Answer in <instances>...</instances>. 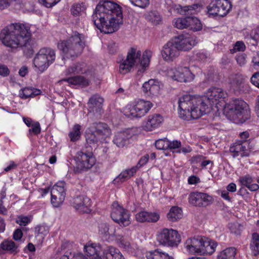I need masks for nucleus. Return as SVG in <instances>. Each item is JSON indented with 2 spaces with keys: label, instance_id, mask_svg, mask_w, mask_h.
I'll return each instance as SVG.
<instances>
[{
  "label": "nucleus",
  "instance_id": "35",
  "mask_svg": "<svg viewBox=\"0 0 259 259\" xmlns=\"http://www.w3.org/2000/svg\"><path fill=\"white\" fill-rule=\"evenodd\" d=\"M187 28L193 31H199L202 28V25L197 18L195 17H187Z\"/></svg>",
  "mask_w": 259,
  "mask_h": 259
},
{
  "label": "nucleus",
  "instance_id": "34",
  "mask_svg": "<svg viewBox=\"0 0 259 259\" xmlns=\"http://www.w3.org/2000/svg\"><path fill=\"white\" fill-rule=\"evenodd\" d=\"M146 257L147 259H174L168 253L158 249L147 252L146 253Z\"/></svg>",
  "mask_w": 259,
  "mask_h": 259
},
{
  "label": "nucleus",
  "instance_id": "14",
  "mask_svg": "<svg viewBox=\"0 0 259 259\" xmlns=\"http://www.w3.org/2000/svg\"><path fill=\"white\" fill-rule=\"evenodd\" d=\"M65 183L59 181L55 184L51 190V202L54 207L60 206L63 203L65 196Z\"/></svg>",
  "mask_w": 259,
  "mask_h": 259
},
{
  "label": "nucleus",
  "instance_id": "21",
  "mask_svg": "<svg viewBox=\"0 0 259 259\" xmlns=\"http://www.w3.org/2000/svg\"><path fill=\"white\" fill-rule=\"evenodd\" d=\"M83 250L91 259H103L102 248L98 243L89 242L84 246Z\"/></svg>",
  "mask_w": 259,
  "mask_h": 259
},
{
  "label": "nucleus",
  "instance_id": "44",
  "mask_svg": "<svg viewBox=\"0 0 259 259\" xmlns=\"http://www.w3.org/2000/svg\"><path fill=\"white\" fill-rule=\"evenodd\" d=\"M85 138L87 142L89 144H96L98 142H102L104 140L96 134L94 131H91L86 133Z\"/></svg>",
  "mask_w": 259,
  "mask_h": 259
},
{
  "label": "nucleus",
  "instance_id": "43",
  "mask_svg": "<svg viewBox=\"0 0 259 259\" xmlns=\"http://www.w3.org/2000/svg\"><path fill=\"white\" fill-rule=\"evenodd\" d=\"M98 232L100 235L103 236L108 235H115V229L114 228L113 230H109V225L105 222H102L98 225Z\"/></svg>",
  "mask_w": 259,
  "mask_h": 259
},
{
  "label": "nucleus",
  "instance_id": "5",
  "mask_svg": "<svg viewBox=\"0 0 259 259\" xmlns=\"http://www.w3.org/2000/svg\"><path fill=\"white\" fill-rule=\"evenodd\" d=\"M85 45L84 35L75 32L66 40L59 42L58 48L61 52L63 59L73 58L82 53Z\"/></svg>",
  "mask_w": 259,
  "mask_h": 259
},
{
  "label": "nucleus",
  "instance_id": "1",
  "mask_svg": "<svg viewBox=\"0 0 259 259\" xmlns=\"http://www.w3.org/2000/svg\"><path fill=\"white\" fill-rule=\"evenodd\" d=\"M227 97L226 92L215 87L209 88L205 97L185 95L178 100L179 116L186 120L197 119L208 112L209 107Z\"/></svg>",
  "mask_w": 259,
  "mask_h": 259
},
{
  "label": "nucleus",
  "instance_id": "57",
  "mask_svg": "<svg viewBox=\"0 0 259 259\" xmlns=\"http://www.w3.org/2000/svg\"><path fill=\"white\" fill-rule=\"evenodd\" d=\"M243 49V42L237 41L234 45L233 48L230 50L231 54H234L237 52L241 51Z\"/></svg>",
  "mask_w": 259,
  "mask_h": 259
},
{
  "label": "nucleus",
  "instance_id": "13",
  "mask_svg": "<svg viewBox=\"0 0 259 259\" xmlns=\"http://www.w3.org/2000/svg\"><path fill=\"white\" fill-rule=\"evenodd\" d=\"M225 112L236 123L242 122L243 101L235 99L226 105Z\"/></svg>",
  "mask_w": 259,
  "mask_h": 259
},
{
  "label": "nucleus",
  "instance_id": "31",
  "mask_svg": "<svg viewBox=\"0 0 259 259\" xmlns=\"http://www.w3.org/2000/svg\"><path fill=\"white\" fill-rule=\"evenodd\" d=\"M61 81H65L70 86L79 85L85 87L89 84V81L84 77L80 76H76L62 79Z\"/></svg>",
  "mask_w": 259,
  "mask_h": 259
},
{
  "label": "nucleus",
  "instance_id": "64",
  "mask_svg": "<svg viewBox=\"0 0 259 259\" xmlns=\"http://www.w3.org/2000/svg\"><path fill=\"white\" fill-rule=\"evenodd\" d=\"M149 158V156L148 154H145V155L142 156L139 160L137 166L136 167H137V166H138L139 167H141L142 166L145 165L148 162Z\"/></svg>",
  "mask_w": 259,
  "mask_h": 259
},
{
  "label": "nucleus",
  "instance_id": "16",
  "mask_svg": "<svg viewBox=\"0 0 259 259\" xmlns=\"http://www.w3.org/2000/svg\"><path fill=\"white\" fill-rule=\"evenodd\" d=\"M190 204L196 206H206L213 201L212 197L206 193L201 192L191 193L188 197Z\"/></svg>",
  "mask_w": 259,
  "mask_h": 259
},
{
  "label": "nucleus",
  "instance_id": "25",
  "mask_svg": "<svg viewBox=\"0 0 259 259\" xmlns=\"http://www.w3.org/2000/svg\"><path fill=\"white\" fill-rule=\"evenodd\" d=\"M136 219L139 222L156 223L159 220L160 216L158 213L142 211L136 214Z\"/></svg>",
  "mask_w": 259,
  "mask_h": 259
},
{
  "label": "nucleus",
  "instance_id": "51",
  "mask_svg": "<svg viewBox=\"0 0 259 259\" xmlns=\"http://www.w3.org/2000/svg\"><path fill=\"white\" fill-rule=\"evenodd\" d=\"M81 71V64L78 63L68 68L64 73L66 75H70L72 74L78 73Z\"/></svg>",
  "mask_w": 259,
  "mask_h": 259
},
{
  "label": "nucleus",
  "instance_id": "47",
  "mask_svg": "<svg viewBox=\"0 0 259 259\" xmlns=\"http://www.w3.org/2000/svg\"><path fill=\"white\" fill-rule=\"evenodd\" d=\"M243 80V77L241 74H235L231 77V83L233 87L236 89L240 88Z\"/></svg>",
  "mask_w": 259,
  "mask_h": 259
},
{
  "label": "nucleus",
  "instance_id": "15",
  "mask_svg": "<svg viewBox=\"0 0 259 259\" xmlns=\"http://www.w3.org/2000/svg\"><path fill=\"white\" fill-rule=\"evenodd\" d=\"M162 59L167 62H172L180 55V51L177 45L171 40L165 44L161 50Z\"/></svg>",
  "mask_w": 259,
  "mask_h": 259
},
{
  "label": "nucleus",
  "instance_id": "23",
  "mask_svg": "<svg viewBox=\"0 0 259 259\" xmlns=\"http://www.w3.org/2000/svg\"><path fill=\"white\" fill-rule=\"evenodd\" d=\"M142 88L145 94L148 96H157L160 91L159 82L154 79H150L144 82Z\"/></svg>",
  "mask_w": 259,
  "mask_h": 259
},
{
  "label": "nucleus",
  "instance_id": "9",
  "mask_svg": "<svg viewBox=\"0 0 259 259\" xmlns=\"http://www.w3.org/2000/svg\"><path fill=\"white\" fill-rule=\"evenodd\" d=\"M166 74L172 79L181 82H191L195 77L189 67L181 65L176 68H168Z\"/></svg>",
  "mask_w": 259,
  "mask_h": 259
},
{
  "label": "nucleus",
  "instance_id": "59",
  "mask_svg": "<svg viewBox=\"0 0 259 259\" xmlns=\"http://www.w3.org/2000/svg\"><path fill=\"white\" fill-rule=\"evenodd\" d=\"M244 122L250 118V110L249 105L244 102Z\"/></svg>",
  "mask_w": 259,
  "mask_h": 259
},
{
  "label": "nucleus",
  "instance_id": "62",
  "mask_svg": "<svg viewBox=\"0 0 259 259\" xmlns=\"http://www.w3.org/2000/svg\"><path fill=\"white\" fill-rule=\"evenodd\" d=\"M250 81L253 85L259 88V71L253 74Z\"/></svg>",
  "mask_w": 259,
  "mask_h": 259
},
{
  "label": "nucleus",
  "instance_id": "61",
  "mask_svg": "<svg viewBox=\"0 0 259 259\" xmlns=\"http://www.w3.org/2000/svg\"><path fill=\"white\" fill-rule=\"evenodd\" d=\"M31 128L29 129V132H32L35 135H37L40 132V126L38 122H35L31 125Z\"/></svg>",
  "mask_w": 259,
  "mask_h": 259
},
{
  "label": "nucleus",
  "instance_id": "48",
  "mask_svg": "<svg viewBox=\"0 0 259 259\" xmlns=\"http://www.w3.org/2000/svg\"><path fill=\"white\" fill-rule=\"evenodd\" d=\"M252 182V178L249 176H246L244 177V186H245L251 191L257 190L259 189L258 185L257 184H251Z\"/></svg>",
  "mask_w": 259,
  "mask_h": 259
},
{
  "label": "nucleus",
  "instance_id": "3",
  "mask_svg": "<svg viewBox=\"0 0 259 259\" xmlns=\"http://www.w3.org/2000/svg\"><path fill=\"white\" fill-rule=\"evenodd\" d=\"M31 32L29 27L24 24L15 23L3 28L0 34L3 44L13 49L28 47L30 45Z\"/></svg>",
  "mask_w": 259,
  "mask_h": 259
},
{
  "label": "nucleus",
  "instance_id": "19",
  "mask_svg": "<svg viewBox=\"0 0 259 259\" xmlns=\"http://www.w3.org/2000/svg\"><path fill=\"white\" fill-rule=\"evenodd\" d=\"M134 135L135 131L133 129H127L115 134L113 142L118 148H123L130 144Z\"/></svg>",
  "mask_w": 259,
  "mask_h": 259
},
{
  "label": "nucleus",
  "instance_id": "27",
  "mask_svg": "<svg viewBox=\"0 0 259 259\" xmlns=\"http://www.w3.org/2000/svg\"><path fill=\"white\" fill-rule=\"evenodd\" d=\"M137 167L123 170L113 181L115 185H119L131 178L137 171Z\"/></svg>",
  "mask_w": 259,
  "mask_h": 259
},
{
  "label": "nucleus",
  "instance_id": "40",
  "mask_svg": "<svg viewBox=\"0 0 259 259\" xmlns=\"http://www.w3.org/2000/svg\"><path fill=\"white\" fill-rule=\"evenodd\" d=\"M38 53L50 62H54L55 60V51L50 48H42L39 50Z\"/></svg>",
  "mask_w": 259,
  "mask_h": 259
},
{
  "label": "nucleus",
  "instance_id": "56",
  "mask_svg": "<svg viewBox=\"0 0 259 259\" xmlns=\"http://www.w3.org/2000/svg\"><path fill=\"white\" fill-rule=\"evenodd\" d=\"M38 2L42 5L47 8H51L56 4L59 3L61 0H38Z\"/></svg>",
  "mask_w": 259,
  "mask_h": 259
},
{
  "label": "nucleus",
  "instance_id": "4",
  "mask_svg": "<svg viewBox=\"0 0 259 259\" xmlns=\"http://www.w3.org/2000/svg\"><path fill=\"white\" fill-rule=\"evenodd\" d=\"M152 55V52L146 50L143 54L142 59L141 52L137 48H131L127 54L126 58L123 60L119 65V71L121 74H126L130 72L135 66L140 65L141 69L139 71L143 72L149 66L150 59Z\"/></svg>",
  "mask_w": 259,
  "mask_h": 259
},
{
  "label": "nucleus",
  "instance_id": "28",
  "mask_svg": "<svg viewBox=\"0 0 259 259\" xmlns=\"http://www.w3.org/2000/svg\"><path fill=\"white\" fill-rule=\"evenodd\" d=\"M5 251L14 254H16L19 251L18 245L12 240H5L0 244V254Z\"/></svg>",
  "mask_w": 259,
  "mask_h": 259
},
{
  "label": "nucleus",
  "instance_id": "32",
  "mask_svg": "<svg viewBox=\"0 0 259 259\" xmlns=\"http://www.w3.org/2000/svg\"><path fill=\"white\" fill-rule=\"evenodd\" d=\"M103 254L106 259H124L119 249L111 246L105 249Z\"/></svg>",
  "mask_w": 259,
  "mask_h": 259
},
{
  "label": "nucleus",
  "instance_id": "18",
  "mask_svg": "<svg viewBox=\"0 0 259 259\" xmlns=\"http://www.w3.org/2000/svg\"><path fill=\"white\" fill-rule=\"evenodd\" d=\"M72 206L81 213H89L91 211V199L85 195H78L72 198L71 201Z\"/></svg>",
  "mask_w": 259,
  "mask_h": 259
},
{
  "label": "nucleus",
  "instance_id": "37",
  "mask_svg": "<svg viewBox=\"0 0 259 259\" xmlns=\"http://www.w3.org/2000/svg\"><path fill=\"white\" fill-rule=\"evenodd\" d=\"M236 249L234 247H228L220 252L217 259H236Z\"/></svg>",
  "mask_w": 259,
  "mask_h": 259
},
{
  "label": "nucleus",
  "instance_id": "38",
  "mask_svg": "<svg viewBox=\"0 0 259 259\" xmlns=\"http://www.w3.org/2000/svg\"><path fill=\"white\" fill-rule=\"evenodd\" d=\"M145 19L153 25H158L162 21V18L159 12L151 11L145 15Z\"/></svg>",
  "mask_w": 259,
  "mask_h": 259
},
{
  "label": "nucleus",
  "instance_id": "46",
  "mask_svg": "<svg viewBox=\"0 0 259 259\" xmlns=\"http://www.w3.org/2000/svg\"><path fill=\"white\" fill-rule=\"evenodd\" d=\"M174 26L178 29L187 28V17L175 18L172 21Z\"/></svg>",
  "mask_w": 259,
  "mask_h": 259
},
{
  "label": "nucleus",
  "instance_id": "2",
  "mask_svg": "<svg viewBox=\"0 0 259 259\" xmlns=\"http://www.w3.org/2000/svg\"><path fill=\"white\" fill-rule=\"evenodd\" d=\"M92 21L101 32L113 33L122 23L121 8L113 2L101 1L92 15Z\"/></svg>",
  "mask_w": 259,
  "mask_h": 259
},
{
  "label": "nucleus",
  "instance_id": "60",
  "mask_svg": "<svg viewBox=\"0 0 259 259\" xmlns=\"http://www.w3.org/2000/svg\"><path fill=\"white\" fill-rule=\"evenodd\" d=\"M168 149H177L181 147V143L180 141L174 140L170 141L168 140Z\"/></svg>",
  "mask_w": 259,
  "mask_h": 259
},
{
  "label": "nucleus",
  "instance_id": "7",
  "mask_svg": "<svg viewBox=\"0 0 259 259\" xmlns=\"http://www.w3.org/2000/svg\"><path fill=\"white\" fill-rule=\"evenodd\" d=\"M74 160L76 161L75 171L78 173L90 169L96 162L93 153L84 150L77 152Z\"/></svg>",
  "mask_w": 259,
  "mask_h": 259
},
{
  "label": "nucleus",
  "instance_id": "22",
  "mask_svg": "<svg viewBox=\"0 0 259 259\" xmlns=\"http://www.w3.org/2000/svg\"><path fill=\"white\" fill-rule=\"evenodd\" d=\"M91 128L94 130L104 141L111 135V131L108 125L103 122H95L91 126Z\"/></svg>",
  "mask_w": 259,
  "mask_h": 259
},
{
  "label": "nucleus",
  "instance_id": "53",
  "mask_svg": "<svg viewBox=\"0 0 259 259\" xmlns=\"http://www.w3.org/2000/svg\"><path fill=\"white\" fill-rule=\"evenodd\" d=\"M30 219L28 217L20 215L17 217L16 222L20 226H25L30 223Z\"/></svg>",
  "mask_w": 259,
  "mask_h": 259
},
{
  "label": "nucleus",
  "instance_id": "12",
  "mask_svg": "<svg viewBox=\"0 0 259 259\" xmlns=\"http://www.w3.org/2000/svg\"><path fill=\"white\" fill-rule=\"evenodd\" d=\"M110 215L112 220L120 226L126 227L131 224L128 211L116 202H114L112 205Z\"/></svg>",
  "mask_w": 259,
  "mask_h": 259
},
{
  "label": "nucleus",
  "instance_id": "6",
  "mask_svg": "<svg viewBox=\"0 0 259 259\" xmlns=\"http://www.w3.org/2000/svg\"><path fill=\"white\" fill-rule=\"evenodd\" d=\"M217 245L216 242L201 236L189 238L185 243V247L188 252L200 255L212 254Z\"/></svg>",
  "mask_w": 259,
  "mask_h": 259
},
{
  "label": "nucleus",
  "instance_id": "17",
  "mask_svg": "<svg viewBox=\"0 0 259 259\" xmlns=\"http://www.w3.org/2000/svg\"><path fill=\"white\" fill-rule=\"evenodd\" d=\"M104 99L98 95L91 97L88 103L89 114L94 115L97 118H100L103 112L102 104Z\"/></svg>",
  "mask_w": 259,
  "mask_h": 259
},
{
  "label": "nucleus",
  "instance_id": "50",
  "mask_svg": "<svg viewBox=\"0 0 259 259\" xmlns=\"http://www.w3.org/2000/svg\"><path fill=\"white\" fill-rule=\"evenodd\" d=\"M254 142L250 139L244 140V156H248L251 152V149L254 146Z\"/></svg>",
  "mask_w": 259,
  "mask_h": 259
},
{
  "label": "nucleus",
  "instance_id": "10",
  "mask_svg": "<svg viewBox=\"0 0 259 259\" xmlns=\"http://www.w3.org/2000/svg\"><path fill=\"white\" fill-rule=\"evenodd\" d=\"M153 106L150 101L140 100L135 105L127 106L125 114L128 117L140 118L145 116Z\"/></svg>",
  "mask_w": 259,
  "mask_h": 259
},
{
  "label": "nucleus",
  "instance_id": "45",
  "mask_svg": "<svg viewBox=\"0 0 259 259\" xmlns=\"http://www.w3.org/2000/svg\"><path fill=\"white\" fill-rule=\"evenodd\" d=\"M80 125L78 124H76L74 125L72 131L69 134V136L71 141H76L80 138Z\"/></svg>",
  "mask_w": 259,
  "mask_h": 259
},
{
  "label": "nucleus",
  "instance_id": "20",
  "mask_svg": "<svg viewBox=\"0 0 259 259\" xmlns=\"http://www.w3.org/2000/svg\"><path fill=\"white\" fill-rule=\"evenodd\" d=\"M172 40L179 51L189 50L196 44L195 38L188 34H183Z\"/></svg>",
  "mask_w": 259,
  "mask_h": 259
},
{
  "label": "nucleus",
  "instance_id": "63",
  "mask_svg": "<svg viewBox=\"0 0 259 259\" xmlns=\"http://www.w3.org/2000/svg\"><path fill=\"white\" fill-rule=\"evenodd\" d=\"M23 233L21 229H17L13 233V239L16 241L21 240Z\"/></svg>",
  "mask_w": 259,
  "mask_h": 259
},
{
  "label": "nucleus",
  "instance_id": "41",
  "mask_svg": "<svg viewBox=\"0 0 259 259\" xmlns=\"http://www.w3.org/2000/svg\"><path fill=\"white\" fill-rule=\"evenodd\" d=\"M75 247V244L72 242L67 240H64L60 247L58 249V252H68V254L70 256L75 255V254L72 252V250Z\"/></svg>",
  "mask_w": 259,
  "mask_h": 259
},
{
  "label": "nucleus",
  "instance_id": "49",
  "mask_svg": "<svg viewBox=\"0 0 259 259\" xmlns=\"http://www.w3.org/2000/svg\"><path fill=\"white\" fill-rule=\"evenodd\" d=\"M85 5L83 4H75L72 6L71 11L74 16H78L83 13L85 10Z\"/></svg>",
  "mask_w": 259,
  "mask_h": 259
},
{
  "label": "nucleus",
  "instance_id": "29",
  "mask_svg": "<svg viewBox=\"0 0 259 259\" xmlns=\"http://www.w3.org/2000/svg\"><path fill=\"white\" fill-rule=\"evenodd\" d=\"M114 236L115 237V241L119 247L127 251L132 250L133 247L131 242V239L128 236L115 234Z\"/></svg>",
  "mask_w": 259,
  "mask_h": 259
},
{
  "label": "nucleus",
  "instance_id": "8",
  "mask_svg": "<svg viewBox=\"0 0 259 259\" xmlns=\"http://www.w3.org/2000/svg\"><path fill=\"white\" fill-rule=\"evenodd\" d=\"M156 240L160 244L166 246H177L181 242V237L177 231L164 228L157 233Z\"/></svg>",
  "mask_w": 259,
  "mask_h": 259
},
{
  "label": "nucleus",
  "instance_id": "33",
  "mask_svg": "<svg viewBox=\"0 0 259 259\" xmlns=\"http://www.w3.org/2000/svg\"><path fill=\"white\" fill-rule=\"evenodd\" d=\"M39 90L33 88H24L20 90L19 97L23 99H26L28 98H33L40 94Z\"/></svg>",
  "mask_w": 259,
  "mask_h": 259
},
{
  "label": "nucleus",
  "instance_id": "55",
  "mask_svg": "<svg viewBox=\"0 0 259 259\" xmlns=\"http://www.w3.org/2000/svg\"><path fill=\"white\" fill-rule=\"evenodd\" d=\"M249 36V38L252 39L254 41V43L253 42L252 44L255 45L256 44L259 39V26L252 30Z\"/></svg>",
  "mask_w": 259,
  "mask_h": 259
},
{
  "label": "nucleus",
  "instance_id": "39",
  "mask_svg": "<svg viewBox=\"0 0 259 259\" xmlns=\"http://www.w3.org/2000/svg\"><path fill=\"white\" fill-rule=\"evenodd\" d=\"M250 248L252 255L256 256L259 254V235L257 233L252 234Z\"/></svg>",
  "mask_w": 259,
  "mask_h": 259
},
{
  "label": "nucleus",
  "instance_id": "42",
  "mask_svg": "<svg viewBox=\"0 0 259 259\" xmlns=\"http://www.w3.org/2000/svg\"><path fill=\"white\" fill-rule=\"evenodd\" d=\"M230 151L233 153V156L235 157L239 155L243 157V141L239 140L233 144L230 147Z\"/></svg>",
  "mask_w": 259,
  "mask_h": 259
},
{
  "label": "nucleus",
  "instance_id": "58",
  "mask_svg": "<svg viewBox=\"0 0 259 259\" xmlns=\"http://www.w3.org/2000/svg\"><path fill=\"white\" fill-rule=\"evenodd\" d=\"M13 2L18 4V0H0V9L4 10L8 8Z\"/></svg>",
  "mask_w": 259,
  "mask_h": 259
},
{
  "label": "nucleus",
  "instance_id": "11",
  "mask_svg": "<svg viewBox=\"0 0 259 259\" xmlns=\"http://www.w3.org/2000/svg\"><path fill=\"white\" fill-rule=\"evenodd\" d=\"M231 9V5L228 0H214L207 6L209 17L226 16Z\"/></svg>",
  "mask_w": 259,
  "mask_h": 259
},
{
  "label": "nucleus",
  "instance_id": "24",
  "mask_svg": "<svg viewBox=\"0 0 259 259\" xmlns=\"http://www.w3.org/2000/svg\"><path fill=\"white\" fill-rule=\"evenodd\" d=\"M163 121V118L160 114L149 115L143 124V128L147 131H152L158 127Z\"/></svg>",
  "mask_w": 259,
  "mask_h": 259
},
{
  "label": "nucleus",
  "instance_id": "54",
  "mask_svg": "<svg viewBox=\"0 0 259 259\" xmlns=\"http://www.w3.org/2000/svg\"><path fill=\"white\" fill-rule=\"evenodd\" d=\"M134 6L144 8L149 5V0H130Z\"/></svg>",
  "mask_w": 259,
  "mask_h": 259
},
{
  "label": "nucleus",
  "instance_id": "30",
  "mask_svg": "<svg viewBox=\"0 0 259 259\" xmlns=\"http://www.w3.org/2000/svg\"><path fill=\"white\" fill-rule=\"evenodd\" d=\"M198 5H194L192 6H182L180 5H173L169 9V11L171 13L175 14L185 15L189 11H191L198 8Z\"/></svg>",
  "mask_w": 259,
  "mask_h": 259
},
{
  "label": "nucleus",
  "instance_id": "52",
  "mask_svg": "<svg viewBox=\"0 0 259 259\" xmlns=\"http://www.w3.org/2000/svg\"><path fill=\"white\" fill-rule=\"evenodd\" d=\"M168 140L167 139H159L155 142V147L159 150H166L168 149Z\"/></svg>",
  "mask_w": 259,
  "mask_h": 259
},
{
  "label": "nucleus",
  "instance_id": "36",
  "mask_svg": "<svg viewBox=\"0 0 259 259\" xmlns=\"http://www.w3.org/2000/svg\"><path fill=\"white\" fill-rule=\"evenodd\" d=\"M182 210L178 206H173L167 214L168 220L170 222H176L182 218Z\"/></svg>",
  "mask_w": 259,
  "mask_h": 259
},
{
  "label": "nucleus",
  "instance_id": "26",
  "mask_svg": "<svg viewBox=\"0 0 259 259\" xmlns=\"http://www.w3.org/2000/svg\"><path fill=\"white\" fill-rule=\"evenodd\" d=\"M49 61L37 53L34 58L33 64L37 70L42 72L48 68L50 64L53 63Z\"/></svg>",
  "mask_w": 259,
  "mask_h": 259
}]
</instances>
